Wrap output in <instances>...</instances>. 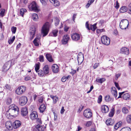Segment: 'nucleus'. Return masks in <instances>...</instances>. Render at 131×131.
Listing matches in <instances>:
<instances>
[{
	"mask_svg": "<svg viewBox=\"0 0 131 131\" xmlns=\"http://www.w3.org/2000/svg\"><path fill=\"white\" fill-rule=\"evenodd\" d=\"M90 111V109H87L84 110L83 114L85 117L87 118H90L92 117V113Z\"/></svg>",
	"mask_w": 131,
	"mask_h": 131,
	"instance_id": "9",
	"label": "nucleus"
},
{
	"mask_svg": "<svg viewBox=\"0 0 131 131\" xmlns=\"http://www.w3.org/2000/svg\"><path fill=\"white\" fill-rule=\"evenodd\" d=\"M112 98L110 97L109 95H107L105 96V100L106 102H110L112 100Z\"/></svg>",
	"mask_w": 131,
	"mask_h": 131,
	"instance_id": "31",
	"label": "nucleus"
},
{
	"mask_svg": "<svg viewBox=\"0 0 131 131\" xmlns=\"http://www.w3.org/2000/svg\"><path fill=\"white\" fill-rule=\"evenodd\" d=\"M83 57H77V60L79 64H80L82 63L83 60Z\"/></svg>",
	"mask_w": 131,
	"mask_h": 131,
	"instance_id": "30",
	"label": "nucleus"
},
{
	"mask_svg": "<svg viewBox=\"0 0 131 131\" xmlns=\"http://www.w3.org/2000/svg\"><path fill=\"white\" fill-rule=\"evenodd\" d=\"M70 39L69 36L68 35H64L62 41V42L63 44H66L68 42Z\"/></svg>",
	"mask_w": 131,
	"mask_h": 131,
	"instance_id": "11",
	"label": "nucleus"
},
{
	"mask_svg": "<svg viewBox=\"0 0 131 131\" xmlns=\"http://www.w3.org/2000/svg\"><path fill=\"white\" fill-rule=\"evenodd\" d=\"M96 24H95L93 25H90L89 27L90 30L91 29L93 31H94L96 28Z\"/></svg>",
	"mask_w": 131,
	"mask_h": 131,
	"instance_id": "28",
	"label": "nucleus"
},
{
	"mask_svg": "<svg viewBox=\"0 0 131 131\" xmlns=\"http://www.w3.org/2000/svg\"><path fill=\"white\" fill-rule=\"evenodd\" d=\"M46 57L47 59L49 62H51L53 61V60L52 56L50 54H47L46 55Z\"/></svg>",
	"mask_w": 131,
	"mask_h": 131,
	"instance_id": "25",
	"label": "nucleus"
},
{
	"mask_svg": "<svg viewBox=\"0 0 131 131\" xmlns=\"http://www.w3.org/2000/svg\"><path fill=\"white\" fill-rule=\"evenodd\" d=\"M21 125V122L18 120L16 121L13 123V127L15 129L19 127Z\"/></svg>",
	"mask_w": 131,
	"mask_h": 131,
	"instance_id": "15",
	"label": "nucleus"
},
{
	"mask_svg": "<svg viewBox=\"0 0 131 131\" xmlns=\"http://www.w3.org/2000/svg\"><path fill=\"white\" fill-rule=\"evenodd\" d=\"M58 31L57 30L55 29L53 30L52 31V36L55 37L57 36Z\"/></svg>",
	"mask_w": 131,
	"mask_h": 131,
	"instance_id": "37",
	"label": "nucleus"
},
{
	"mask_svg": "<svg viewBox=\"0 0 131 131\" xmlns=\"http://www.w3.org/2000/svg\"><path fill=\"white\" fill-rule=\"evenodd\" d=\"M6 104L8 105L10 104L12 102V99L10 98H7L6 101Z\"/></svg>",
	"mask_w": 131,
	"mask_h": 131,
	"instance_id": "43",
	"label": "nucleus"
},
{
	"mask_svg": "<svg viewBox=\"0 0 131 131\" xmlns=\"http://www.w3.org/2000/svg\"><path fill=\"white\" fill-rule=\"evenodd\" d=\"M36 122L39 124H42V122L41 121V119L39 118H37L36 120Z\"/></svg>",
	"mask_w": 131,
	"mask_h": 131,
	"instance_id": "51",
	"label": "nucleus"
},
{
	"mask_svg": "<svg viewBox=\"0 0 131 131\" xmlns=\"http://www.w3.org/2000/svg\"><path fill=\"white\" fill-rule=\"evenodd\" d=\"M122 111L123 113L124 114H127L128 112V110L126 107H123V108Z\"/></svg>",
	"mask_w": 131,
	"mask_h": 131,
	"instance_id": "38",
	"label": "nucleus"
},
{
	"mask_svg": "<svg viewBox=\"0 0 131 131\" xmlns=\"http://www.w3.org/2000/svg\"><path fill=\"white\" fill-rule=\"evenodd\" d=\"M92 123L91 121H89L87 122L86 124V126L88 127L90 126L92 124Z\"/></svg>",
	"mask_w": 131,
	"mask_h": 131,
	"instance_id": "57",
	"label": "nucleus"
},
{
	"mask_svg": "<svg viewBox=\"0 0 131 131\" xmlns=\"http://www.w3.org/2000/svg\"><path fill=\"white\" fill-rule=\"evenodd\" d=\"M5 10L4 9L0 10V16H3L4 15Z\"/></svg>",
	"mask_w": 131,
	"mask_h": 131,
	"instance_id": "42",
	"label": "nucleus"
},
{
	"mask_svg": "<svg viewBox=\"0 0 131 131\" xmlns=\"http://www.w3.org/2000/svg\"><path fill=\"white\" fill-rule=\"evenodd\" d=\"M124 93V92H122L119 93V96L118 97L117 99L121 97L122 95Z\"/></svg>",
	"mask_w": 131,
	"mask_h": 131,
	"instance_id": "61",
	"label": "nucleus"
},
{
	"mask_svg": "<svg viewBox=\"0 0 131 131\" xmlns=\"http://www.w3.org/2000/svg\"><path fill=\"white\" fill-rule=\"evenodd\" d=\"M39 76L40 77H43L45 76V74L44 72L43 71L41 70H40L38 71L37 72Z\"/></svg>",
	"mask_w": 131,
	"mask_h": 131,
	"instance_id": "29",
	"label": "nucleus"
},
{
	"mask_svg": "<svg viewBox=\"0 0 131 131\" xmlns=\"http://www.w3.org/2000/svg\"><path fill=\"white\" fill-rule=\"evenodd\" d=\"M115 84V86L117 88L118 90H120L121 89L120 87H119V85L118 83L115 82L114 83Z\"/></svg>",
	"mask_w": 131,
	"mask_h": 131,
	"instance_id": "55",
	"label": "nucleus"
},
{
	"mask_svg": "<svg viewBox=\"0 0 131 131\" xmlns=\"http://www.w3.org/2000/svg\"><path fill=\"white\" fill-rule=\"evenodd\" d=\"M59 67L56 64H53L52 66L51 69L53 72L57 73L58 72Z\"/></svg>",
	"mask_w": 131,
	"mask_h": 131,
	"instance_id": "17",
	"label": "nucleus"
},
{
	"mask_svg": "<svg viewBox=\"0 0 131 131\" xmlns=\"http://www.w3.org/2000/svg\"><path fill=\"white\" fill-rule=\"evenodd\" d=\"M50 26V23L48 22H47L42 27L41 32L43 34V37L45 36L48 34Z\"/></svg>",
	"mask_w": 131,
	"mask_h": 131,
	"instance_id": "2",
	"label": "nucleus"
},
{
	"mask_svg": "<svg viewBox=\"0 0 131 131\" xmlns=\"http://www.w3.org/2000/svg\"><path fill=\"white\" fill-rule=\"evenodd\" d=\"M98 67V64L97 63H95L93 66V68L94 69Z\"/></svg>",
	"mask_w": 131,
	"mask_h": 131,
	"instance_id": "64",
	"label": "nucleus"
},
{
	"mask_svg": "<svg viewBox=\"0 0 131 131\" xmlns=\"http://www.w3.org/2000/svg\"><path fill=\"white\" fill-rule=\"evenodd\" d=\"M27 99L26 97L22 96L20 97L19 102L21 106L25 105L27 102Z\"/></svg>",
	"mask_w": 131,
	"mask_h": 131,
	"instance_id": "8",
	"label": "nucleus"
},
{
	"mask_svg": "<svg viewBox=\"0 0 131 131\" xmlns=\"http://www.w3.org/2000/svg\"><path fill=\"white\" fill-rule=\"evenodd\" d=\"M38 117L37 113L35 111L32 112L30 115V117L32 120L36 119Z\"/></svg>",
	"mask_w": 131,
	"mask_h": 131,
	"instance_id": "12",
	"label": "nucleus"
},
{
	"mask_svg": "<svg viewBox=\"0 0 131 131\" xmlns=\"http://www.w3.org/2000/svg\"><path fill=\"white\" fill-rule=\"evenodd\" d=\"M5 126L8 129H10L12 127V125L10 122L7 121L5 124Z\"/></svg>",
	"mask_w": 131,
	"mask_h": 131,
	"instance_id": "20",
	"label": "nucleus"
},
{
	"mask_svg": "<svg viewBox=\"0 0 131 131\" xmlns=\"http://www.w3.org/2000/svg\"><path fill=\"white\" fill-rule=\"evenodd\" d=\"M71 37L73 40L77 41L80 39V36L78 34L75 33L71 35Z\"/></svg>",
	"mask_w": 131,
	"mask_h": 131,
	"instance_id": "14",
	"label": "nucleus"
},
{
	"mask_svg": "<svg viewBox=\"0 0 131 131\" xmlns=\"http://www.w3.org/2000/svg\"><path fill=\"white\" fill-rule=\"evenodd\" d=\"M52 4L55 6H59L60 5V2L58 0H55Z\"/></svg>",
	"mask_w": 131,
	"mask_h": 131,
	"instance_id": "32",
	"label": "nucleus"
},
{
	"mask_svg": "<svg viewBox=\"0 0 131 131\" xmlns=\"http://www.w3.org/2000/svg\"><path fill=\"white\" fill-rule=\"evenodd\" d=\"M55 25L56 26H57L59 24V20L57 17H56L54 19Z\"/></svg>",
	"mask_w": 131,
	"mask_h": 131,
	"instance_id": "40",
	"label": "nucleus"
},
{
	"mask_svg": "<svg viewBox=\"0 0 131 131\" xmlns=\"http://www.w3.org/2000/svg\"><path fill=\"white\" fill-rule=\"evenodd\" d=\"M5 87L7 89L9 90H10L11 89V86L7 84L6 85Z\"/></svg>",
	"mask_w": 131,
	"mask_h": 131,
	"instance_id": "58",
	"label": "nucleus"
},
{
	"mask_svg": "<svg viewBox=\"0 0 131 131\" xmlns=\"http://www.w3.org/2000/svg\"><path fill=\"white\" fill-rule=\"evenodd\" d=\"M13 64H14V63H12V61H10L6 62L3 67L2 71H7L9 69L11 65Z\"/></svg>",
	"mask_w": 131,
	"mask_h": 131,
	"instance_id": "6",
	"label": "nucleus"
},
{
	"mask_svg": "<svg viewBox=\"0 0 131 131\" xmlns=\"http://www.w3.org/2000/svg\"><path fill=\"white\" fill-rule=\"evenodd\" d=\"M39 41L36 40V39H34L33 41V43L35 46H38L39 45Z\"/></svg>",
	"mask_w": 131,
	"mask_h": 131,
	"instance_id": "45",
	"label": "nucleus"
},
{
	"mask_svg": "<svg viewBox=\"0 0 131 131\" xmlns=\"http://www.w3.org/2000/svg\"><path fill=\"white\" fill-rule=\"evenodd\" d=\"M128 10V8L126 7L123 6L120 8L119 11L121 13H123L126 12Z\"/></svg>",
	"mask_w": 131,
	"mask_h": 131,
	"instance_id": "23",
	"label": "nucleus"
},
{
	"mask_svg": "<svg viewBox=\"0 0 131 131\" xmlns=\"http://www.w3.org/2000/svg\"><path fill=\"white\" fill-rule=\"evenodd\" d=\"M16 30V27H13L12 28L11 30L13 34H15V33Z\"/></svg>",
	"mask_w": 131,
	"mask_h": 131,
	"instance_id": "48",
	"label": "nucleus"
},
{
	"mask_svg": "<svg viewBox=\"0 0 131 131\" xmlns=\"http://www.w3.org/2000/svg\"><path fill=\"white\" fill-rule=\"evenodd\" d=\"M28 7L30 10H34L36 12H38L39 11L37 7V5L36 2L34 1L28 5Z\"/></svg>",
	"mask_w": 131,
	"mask_h": 131,
	"instance_id": "4",
	"label": "nucleus"
},
{
	"mask_svg": "<svg viewBox=\"0 0 131 131\" xmlns=\"http://www.w3.org/2000/svg\"><path fill=\"white\" fill-rule=\"evenodd\" d=\"M112 94L115 97V98H116L117 96V91H112L111 92Z\"/></svg>",
	"mask_w": 131,
	"mask_h": 131,
	"instance_id": "52",
	"label": "nucleus"
},
{
	"mask_svg": "<svg viewBox=\"0 0 131 131\" xmlns=\"http://www.w3.org/2000/svg\"><path fill=\"white\" fill-rule=\"evenodd\" d=\"M40 1L43 5H46V2L45 0H40Z\"/></svg>",
	"mask_w": 131,
	"mask_h": 131,
	"instance_id": "59",
	"label": "nucleus"
},
{
	"mask_svg": "<svg viewBox=\"0 0 131 131\" xmlns=\"http://www.w3.org/2000/svg\"><path fill=\"white\" fill-rule=\"evenodd\" d=\"M25 79L26 81L29 80H30L31 78L29 77H27L25 78Z\"/></svg>",
	"mask_w": 131,
	"mask_h": 131,
	"instance_id": "63",
	"label": "nucleus"
},
{
	"mask_svg": "<svg viewBox=\"0 0 131 131\" xmlns=\"http://www.w3.org/2000/svg\"><path fill=\"white\" fill-rule=\"evenodd\" d=\"M66 77H63L61 79V81L63 82H64L66 81Z\"/></svg>",
	"mask_w": 131,
	"mask_h": 131,
	"instance_id": "60",
	"label": "nucleus"
},
{
	"mask_svg": "<svg viewBox=\"0 0 131 131\" xmlns=\"http://www.w3.org/2000/svg\"><path fill=\"white\" fill-rule=\"evenodd\" d=\"M27 11L26 9L25 8H22L20 10V14L21 15L22 17H23L24 13Z\"/></svg>",
	"mask_w": 131,
	"mask_h": 131,
	"instance_id": "34",
	"label": "nucleus"
},
{
	"mask_svg": "<svg viewBox=\"0 0 131 131\" xmlns=\"http://www.w3.org/2000/svg\"><path fill=\"white\" fill-rule=\"evenodd\" d=\"M120 53L126 55H128L129 53V49L128 48L125 47L122 48L120 49Z\"/></svg>",
	"mask_w": 131,
	"mask_h": 131,
	"instance_id": "13",
	"label": "nucleus"
},
{
	"mask_svg": "<svg viewBox=\"0 0 131 131\" xmlns=\"http://www.w3.org/2000/svg\"><path fill=\"white\" fill-rule=\"evenodd\" d=\"M32 19L34 21H37L38 19V17L37 14L35 13L33 14L32 16Z\"/></svg>",
	"mask_w": 131,
	"mask_h": 131,
	"instance_id": "26",
	"label": "nucleus"
},
{
	"mask_svg": "<svg viewBox=\"0 0 131 131\" xmlns=\"http://www.w3.org/2000/svg\"><path fill=\"white\" fill-rule=\"evenodd\" d=\"M102 100V96L101 95H100L99 97L98 98V103H100Z\"/></svg>",
	"mask_w": 131,
	"mask_h": 131,
	"instance_id": "49",
	"label": "nucleus"
},
{
	"mask_svg": "<svg viewBox=\"0 0 131 131\" xmlns=\"http://www.w3.org/2000/svg\"><path fill=\"white\" fill-rule=\"evenodd\" d=\"M9 110L6 114L8 118L10 119L11 116L15 117L18 115L19 108L17 106L14 104H12L9 106Z\"/></svg>",
	"mask_w": 131,
	"mask_h": 131,
	"instance_id": "1",
	"label": "nucleus"
},
{
	"mask_svg": "<svg viewBox=\"0 0 131 131\" xmlns=\"http://www.w3.org/2000/svg\"><path fill=\"white\" fill-rule=\"evenodd\" d=\"M112 121L111 119H108L106 121V123L107 125H112V123L111 121Z\"/></svg>",
	"mask_w": 131,
	"mask_h": 131,
	"instance_id": "39",
	"label": "nucleus"
},
{
	"mask_svg": "<svg viewBox=\"0 0 131 131\" xmlns=\"http://www.w3.org/2000/svg\"><path fill=\"white\" fill-rule=\"evenodd\" d=\"M101 40L102 43L105 45H108L110 44V39L106 36H102L101 38Z\"/></svg>",
	"mask_w": 131,
	"mask_h": 131,
	"instance_id": "5",
	"label": "nucleus"
},
{
	"mask_svg": "<svg viewBox=\"0 0 131 131\" xmlns=\"http://www.w3.org/2000/svg\"><path fill=\"white\" fill-rule=\"evenodd\" d=\"M122 122L121 121H119L116 123L114 126V129L116 130L119 127L121 126L122 125Z\"/></svg>",
	"mask_w": 131,
	"mask_h": 131,
	"instance_id": "21",
	"label": "nucleus"
},
{
	"mask_svg": "<svg viewBox=\"0 0 131 131\" xmlns=\"http://www.w3.org/2000/svg\"><path fill=\"white\" fill-rule=\"evenodd\" d=\"M114 110L113 109H112L111 111L109 113V115L111 117H112L114 115Z\"/></svg>",
	"mask_w": 131,
	"mask_h": 131,
	"instance_id": "47",
	"label": "nucleus"
},
{
	"mask_svg": "<svg viewBox=\"0 0 131 131\" xmlns=\"http://www.w3.org/2000/svg\"><path fill=\"white\" fill-rule=\"evenodd\" d=\"M58 100V97L55 96L53 100V103L54 104L56 103Z\"/></svg>",
	"mask_w": 131,
	"mask_h": 131,
	"instance_id": "50",
	"label": "nucleus"
},
{
	"mask_svg": "<svg viewBox=\"0 0 131 131\" xmlns=\"http://www.w3.org/2000/svg\"><path fill=\"white\" fill-rule=\"evenodd\" d=\"M46 109V106L44 104H42L40 106L39 110L41 113H43Z\"/></svg>",
	"mask_w": 131,
	"mask_h": 131,
	"instance_id": "22",
	"label": "nucleus"
},
{
	"mask_svg": "<svg viewBox=\"0 0 131 131\" xmlns=\"http://www.w3.org/2000/svg\"><path fill=\"white\" fill-rule=\"evenodd\" d=\"M26 88L25 86H22L19 87L16 90V94L18 95L22 94L25 92Z\"/></svg>",
	"mask_w": 131,
	"mask_h": 131,
	"instance_id": "7",
	"label": "nucleus"
},
{
	"mask_svg": "<svg viewBox=\"0 0 131 131\" xmlns=\"http://www.w3.org/2000/svg\"><path fill=\"white\" fill-rule=\"evenodd\" d=\"M126 121L128 123H131V115H128L127 116Z\"/></svg>",
	"mask_w": 131,
	"mask_h": 131,
	"instance_id": "36",
	"label": "nucleus"
},
{
	"mask_svg": "<svg viewBox=\"0 0 131 131\" xmlns=\"http://www.w3.org/2000/svg\"><path fill=\"white\" fill-rule=\"evenodd\" d=\"M129 25L128 21L126 19L122 20L119 24L120 28L122 29H125Z\"/></svg>",
	"mask_w": 131,
	"mask_h": 131,
	"instance_id": "3",
	"label": "nucleus"
},
{
	"mask_svg": "<svg viewBox=\"0 0 131 131\" xmlns=\"http://www.w3.org/2000/svg\"><path fill=\"white\" fill-rule=\"evenodd\" d=\"M128 13L131 14V3H129L127 6Z\"/></svg>",
	"mask_w": 131,
	"mask_h": 131,
	"instance_id": "41",
	"label": "nucleus"
},
{
	"mask_svg": "<svg viewBox=\"0 0 131 131\" xmlns=\"http://www.w3.org/2000/svg\"><path fill=\"white\" fill-rule=\"evenodd\" d=\"M43 72L45 75H46L49 73V68L48 65H46L43 68Z\"/></svg>",
	"mask_w": 131,
	"mask_h": 131,
	"instance_id": "19",
	"label": "nucleus"
},
{
	"mask_svg": "<svg viewBox=\"0 0 131 131\" xmlns=\"http://www.w3.org/2000/svg\"><path fill=\"white\" fill-rule=\"evenodd\" d=\"M120 131H131V129L128 127L122 128Z\"/></svg>",
	"mask_w": 131,
	"mask_h": 131,
	"instance_id": "35",
	"label": "nucleus"
},
{
	"mask_svg": "<svg viewBox=\"0 0 131 131\" xmlns=\"http://www.w3.org/2000/svg\"><path fill=\"white\" fill-rule=\"evenodd\" d=\"M36 128L39 131H44L45 128L44 127L38 125L36 126Z\"/></svg>",
	"mask_w": 131,
	"mask_h": 131,
	"instance_id": "24",
	"label": "nucleus"
},
{
	"mask_svg": "<svg viewBox=\"0 0 131 131\" xmlns=\"http://www.w3.org/2000/svg\"><path fill=\"white\" fill-rule=\"evenodd\" d=\"M15 39V36H13L12 38L11 39H9L8 40V42L9 44H10L13 43Z\"/></svg>",
	"mask_w": 131,
	"mask_h": 131,
	"instance_id": "44",
	"label": "nucleus"
},
{
	"mask_svg": "<svg viewBox=\"0 0 131 131\" xmlns=\"http://www.w3.org/2000/svg\"><path fill=\"white\" fill-rule=\"evenodd\" d=\"M85 26L89 30H90V28L89 27V24L88 21H86L85 23Z\"/></svg>",
	"mask_w": 131,
	"mask_h": 131,
	"instance_id": "54",
	"label": "nucleus"
},
{
	"mask_svg": "<svg viewBox=\"0 0 131 131\" xmlns=\"http://www.w3.org/2000/svg\"><path fill=\"white\" fill-rule=\"evenodd\" d=\"M130 97L129 94L127 93L124 94L123 96V98L125 100H128L129 99Z\"/></svg>",
	"mask_w": 131,
	"mask_h": 131,
	"instance_id": "27",
	"label": "nucleus"
},
{
	"mask_svg": "<svg viewBox=\"0 0 131 131\" xmlns=\"http://www.w3.org/2000/svg\"><path fill=\"white\" fill-rule=\"evenodd\" d=\"M119 4L118 3L117 1L116 2V5L115 7L116 9H117L119 8Z\"/></svg>",
	"mask_w": 131,
	"mask_h": 131,
	"instance_id": "56",
	"label": "nucleus"
},
{
	"mask_svg": "<svg viewBox=\"0 0 131 131\" xmlns=\"http://www.w3.org/2000/svg\"><path fill=\"white\" fill-rule=\"evenodd\" d=\"M105 80V78H103L100 79H97L96 81L98 83H102Z\"/></svg>",
	"mask_w": 131,
	"mask_h": 131,
	"instance_id": "33",
	"label": "nucleus"
},
{
	"mask_svg": "<svg viewBox=\"0 0 131 131\" xmlns=\"http://www.w3.org/2000/svg\"><path fill=\"white\" fill-rule=\"evenodd\" d=\"M64 111L65 110L64 109V107H62L60 111L61 113V114H62L63 113Z\"/></svg>",
	"mask_w": 131,
	"mask_h": 131,
	"instance_id": "62",
	"label": "nucleus"
},
{
	"mask_svg": "<svg viewBox=\"0 0 131 131\" xmlns=\"http://www.w3.org/2000/svg\"><path fill=\"white\" fill-rule=\"evenodd\" d=\"M35 28L34 27L31 28L30 30V39L32 40L34 38L35 33Z\"/></svg>",
	"mask_w": 131,
	"mask_h": 131,
	"instance_id": "10",
	"label": "nucleus"
},
{
	"mask_svg": "<svg viewBox=\"0 0 131 131\" xmlns=\"http://www.w3.org/2000/svg\"><path fill=\"white\" fill-rule=\"evenodd\" d=\"M28 114L27 108L25 107L22 108L21 110V114L23 116H25Z\"/></svg>",
	"mask_w": 131,
	"mask_h": 131,
	"instance_id": "18",
	"label": "nucleus"
},
{
	"mask_svg": "<svg viewBox=\"0 0 131 131\" xmlns=\"http://www.w3.org/2000/svg\"><path fill=\"white\" fill-rule=\"evenodd\" d=\"M35 67V70L36 72H37L38 71V70L39 69V64H36Z\"/></svg>",
	"mask_w": 131,
	"mask_h": 131,
	"instance_id": "46",
	"label": "nucleus"
},
{
	"mask_svg": "<svg viewBox=\"0 0 131 131\" xmlns=\"http://www.w3.org/2000/svg\"><path fill=\"white\" fill-rule=\"evenodd\" d=\"M101 109L102 112L104 113H107L109 111L108 107L105 105L102 106L101 107Z\"/></svg>",
	"mask_w": 131,
	"mask_h": 131,
	"instance_id": "16",
	"label": "nucleus"
},
{
	"mask_svg": "<svg viewBox=\"0 0 131 131\" xmlns=\"http://www.w3.org/2000/svg\"><path fill=\"white\" fill-rule=\"evenodd\" d=\"M44 58L43 55H41L39 56V60L40 62H43L44 61Z\"/></svg>",
	"mask_w": 131,
	"mask_h": 131,
	"instance_id": "53",
	"label": "nucleus"
}]
</instances>
